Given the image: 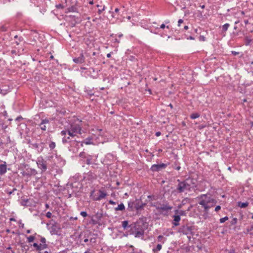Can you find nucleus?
<instances>
[{"mask_svg": "<svg viewBox=\"0 0 253 253\" xmlns=\"http://www.w3.org/2000/svg\"><path fill=\"white\" fill-rule=\"evenodd\" d=\"M181 169V167L180 166H178L175 168V169L179 170Z\"/></svg>", "mask_w": 253, "mask_h": 253, "instance_id": "61", "label": "nucleus"}, {"mask_svg": "<svg viewBox=\"0 0 253 253\" xmlns=\"http://www.w3.org/2000/svg\"><path fill=\"white\" fill-rule=\"evenodd\" d=\"M229 26L230 25L228 23H226L224 25H223L222 27V32L225 33L227 31Z\"/></svg>", "mask_w": 253, "mask_h": 253, "instance_id": "30", "label": "nucleus"}, {"mask_svg": "<svg viewBox=\"0 0 253 253\" xmlns=\"http://www.w3.org/2000/svg\"><path fill=\"white\" fill-rule=\"evenodd\" d=\"M23 38L21 37H19L18 41H16L15 42V43L16 45H19L20 42L23 41Z\"/></svg>", "mask_w": 253, "mask_h": 253, "instance_id": "39", "label": "nucleus"}, {"mask_svg": "<svg viewBox=\"0 0 253 253\" xmlns=\"http://www.w3.org/2000/svg\"><path fill=\"white\" fill-rule=\"evenodd\" d=\"M83 147V143L79 141H77L76 140H73L71 141L69 144V146L68 147L69 151L72 152L73 153H76L78 152L80 147Z\"/></svg>", "mask_w": 253, "mask_h": 253, "instance_id": "7", "label": "nucleus"}, {"mask_svg": "<svg viewBox=\"0 0 253 253\" xmlns=\"http://www.w3.org/2000/svg\"><path fill=\"white\" fill-rule=\"evenodd\" d=\"M56 7L58 9H62L64 7V6L62 4H58L56 5Z\"/></svg>", "mask_w": 253, "mask_h": 253, "instance_id": "43", "label": "nucleus"}, {"mask_svg": "<svg viewBox=\"0 0 253 253\" xmlns=\"http://www.w3.org/2000/svg\"><path fill=\"white\" fill-rule=\"evenodd\" d=\"M37 164L38 168L40 169L42 172L45 171L47 169L46 162L42 158L38 159Z\"/></svg>", "mask_w": 253, "mask_h": 253, "instance_id": "8", "label": "nucleus"}, {"mask_svg": "<svg viewBox=\"0 0 253 253\" xmlns=\"http://www.w3.org/2000/svg\"><path fill=\"white\" fill-rule=\"evenodd\" d=\"M162 247L161 244H158L155 248L153 249L152 251L154 253H156L162 249Z\"/></svg>", "mask_w": 253, "mask_h": 253, "instance_id": "24", "label": "nucleus"}, {"mask_svg": "<svg viewBox=\"0 0 253 253\" xmlns=\"http://www.w3.org/2000/svg\"><path fill=\"white\" fill-rule=\"evenodd\" d=\"M189 202V199L188 198H185L183 199L181 203L178 206V209H181L182 208V207L185 205L187 202Z\"/></svg>", "mask_w": 253, "mask_h": 253, "instance_id": "23", "label": "nucleus"}, {"mask_svg": "<svg viewBox=\"0 0 253 253\" xmlns=\"http://www.w3.org/2000/svg\"><path fill=\"white\" fill-rule=\"evenodd\" d=\"M199 199L200 200L199 204L204 207L205 212H207L211 207L214 206L216 203L215 200L207 196L206 195H201Z\"/></svg>", "mask_w": 253, "mask_h": 253, "instance_id": "5", "label": "nucleus"}, {"mask_svg": "<svg viewBox=\"0 0 253 253\" xmlns=\"http://www.w3.org/2000/svg\"><path fill=\"white\" fill-rule=\"evenodd\" d=\"M200 117V114L199 113H193L191 114L190 117L191 119H195Z\"/></svg>", "mask_w": 253, "mask_h": 253, "instance_id": "33", "label": "nucleus"}, {"mask_svg": "<svg viewBox=\"0 0 253 253\" xmlns=\"http://www.w3.org/2000/svg\"><path fill=\"white\" fill-rule=\"evenodd\" d=\"M49 124V120L46 118L44 119H42V122H41V124L39 125V126H40L41 129L42 130L45 131L46 130V128H47L46 125Z\"/></svg>", "mask_w": 253, "mask_h": 253, "instance_id": "15", "label": "nucleus"}, {"mask_svg": "<svg viewBox=\"0 0 253 253\" xmlns=\"http://www.w3.org/2000/svg\"><path fill=\"white\" fill-rule=\"evenodd\" d=\"M99 195L98 197H93L92 199L94 201H100L101 199L104 198L107 195L106 193L103 191H102L101 190H99Z\"/></svg>", "mask_w": 253, "mask_h": 253, "instance_id": "17", "label": "nucleus"}, {"mask_svg": "<svg viewBox=\"0 0 253 253\" xmlns=\"http://www.w3.org/2000/svg\"><path fill=\"white\" fill-rule=\"evenodd\" d=\"M51 216L52 213L50 211H48L46 214V216L48 218H51Z\"/></svg>", "mask_w": 253, "mask_h": 253, "instance_id": "44", "label": "nucleus"}, {"mask_svg": "<svg viewBox=\"0 0 253 253\" xmlns=\"http://www.w3.org/2000/svg\"><path fill=\"white\" fill-rule=\"evenodd\" d=\"M40 241L42 244H46V239L44 237H41Z\"/></svg>", "mask_w": 253, "mask_h": 253, "instance_id": "40", "label": "nucleus"}, {"mask_svg": "<svg viewBox=\"0 0 253 253\" xmlns=\"http://www.w3.org/2000/svg\"><path fill=\"white\" fill-rule=\"evenodd\" d=\"M129 234L133 235L135 238H142L144 234L143 225L141 222H136L129 225Z\"/></svg>", "mask_w": 253, "mask_h": 253, "instance_id": "4", "label": "nucleus"}, {"mask_svg": "<svg viewBox=\"0 0 253 253\" xmlns=\"http://www.w3.org/2000/svg\"><path fill=\"white\" fill-rule=\"evenodd\" d=\"M84 253H91L90 252V251L88 249L87 251H86Z\"/></svg>", "mask_w": 253, "mask_h": 253, "instance_id": "64", "label": "nucleus"}, {"mask_svg": "<svg viewBox=\"0 0 253 253\" xmlns=\"http://www.w3.org/2000/svg\"><path fill=\"white\" fill-rule=\"evenodd\" d=\"M67 134H68V131L65 130H63L61 131V135L63 136L62 139V143L64 144L66 143H70L71 141L73 140H71L70 138V136H66Z\"/></svg>", "mask_w": 253, "mask_h": 253, "instance_id": "10", "label": "nucleus"}, {"mask_svg": "<svg viewBox=\"0 0 253 253\" xmlns=\"http://www.w3.org/2000/svg\"><path fill=\"white\" fill-rule=\"evenodd\" d=\"M228 253H235V251L234 249H232L230 250V251L228 252Z\"/></svg>", "mask_w": 253, "mask_h": 253, "instance_id": "58", "label": "nucleus"}, {"mask_svg": "<svg viewBox=\"0 0 253 253\" xmlns=\"http://www.w3.org/2000/svg\"><path fill=\"white\" fill-rule=\"evenodd\" d=\"M16 189L15 188H13L12 191H9V192H8V194L9 195H11L14 191H16Z\"/></svg>", "mask_w": 253, "mask_h": 253, "instance_id": "54", "label": "nucleus"}, {"mask_svg": "<svg viewBox=\"0 0 253 253\" xmlns=\"http://www.w3.org/2000/svg\"><path fill=\"white\" fill-rule=\"evenodd\" d=\"M161 133L160 131L156 132V136H159L161 135Z\"/></svg>", "mask_w": 253, "mask_h": 253, "instance_id": "55", "label": "nucleus"}, {"mask_svg": "<svg viewBox=\"0 0 253 253\" xmlns=\"http://www.w3.org/2000/svg\"><path fill=\"white\" fill-rule=\"evenodd\" d=\"M200 41H205V37L204 36H200Z\"/></svg>", "mask_w": 253, "mask_h": 253, "instance_id": "56", "label": "nucleus"}, {"mask_svg": "<svg viewBox=\"0 0 253 253\" xmlns=\"http://www.w3.org/2000/svg\"><path fill=\"white\" fill-rule=\"evenodd\" d=\"M165 27H166V25H165V24H162L160 26V28H161V29H164Z\"/></svg>", "mask_w": 253, "mask_h": 253, "instance_id": "57", "label": "nucleus"}, {"mask_svg": "<svg viewBox=\"0 0 253 253\" xmlns=\"http://www.w3.org/2000/svg\"><path fill=\"white\" fill-rule=\"evenodd\" d=\"M249 205V203L246 202L243 203L241 202H238V206L241 208H246Z\"/></svg>", "mask_w": 253, "mask_h": 253, "instance_id": "21", "label": "nucleus"}, {"mask_svg": "<svg viewBox=\"0 0 253 253\" xmlns=\"http://www.w3.org/2000/svg\"><path fill=\"white\" fill-rule=\"evenodd\" d=\"M85 159V163L87 165H90L91 164V160L92 157L91 155H87Z\"/></svg>", "mask_w": 253, "mask_h": 253, "instance_id": "26", "label": "nucleus"}, {"mask_svg": "<svg viewBox=\"0 0 253 253\" xmlns=\"http://www.w3.org/2000/svg\"><path fill=\"white\" fill-rule=\"evenodd\" d=\"M151 206L155 207L160 214L168 216L173 207L167 200L162 202H151Z\"/></svg>", "mask_w": 253, "mask_h": 253, "instance_id": "2", "label": "nucleus"}, {"mask_svg": "<svg viewBox=\"0 0 253 253\" xmlns=\"http://www.w3.org/2000/svg\"><path fill=\"white\" fill-rule=\"evenodd\" d=\"M82 122L76 117H74L72 122L71 123L70 126L67 129L68 135L72 138H74L77 134H81L82 130Z\"/></svg>", "mask_w": 253, "mask_h": 253, "instance_id": "3", "label": "nucleus"}, {"mask_svg": "<svg viewBox=\"0 0 253 253\" xmlns=\"http://www.w3.org/2000/svg\"><path fill=\"white\" fill-rule=\"evenodd\" d=\"M175 214H177V215H180V216L181 215H185L186 212L183 210H175L174 211Z\"/></svg>", "mask_w": 253, "mask_h": 253, "instance_id": "28", "label": "nucleus"}, {"mask_svg": "<svg viewBox=\"0 0 253 253\" xmlns=\"http://www.w3.org/2000/svg\"><path fill=\"white\" fill-rule=\"evenodd\" d=\"M228 219V217L227 216H225V217L220 219V222L221 223H224Z\"/></svg>", "mask_w": 253, "mask_h": 253, "instance_id": "38", "label": "nucleus"}, {"mask_svg": "<svg viewBox=\"0 0 253 253\" xmlns=\"http://www.w3.org/2000/svg\"><path fill=\"white\" fill-rule=\"evenodd\" d=\"M109 203L111 205H114L116 204V202H114L112 200H110L109 201Z\"/></svg>", "mask_w": 253, "mask_h": 253, "instance_id": "52", "label": "nucleus"}, {"mask_svg": "<svg viewBox=\"0 0 253 253\" xmlns=\"http://www.w3.org/2000/svg\"><path fill=\"white\" fill-rule=\"evenodd\" d=\"M119 11V9L118 8H115V12H118Z\"/></svg>", "mask_w": 253, "mask_h": 253, "instance_id": "63", "label": "nucleus"}, {"mask_svg": "<svg viewBox=\"0 0 253 253\" xmlns=\"http://www.w3.org/2000/svg\"><path fill=\"white\" fill-rule=\"evenodd\" d=\"M84 178L87 180L92 181L96 179V176L94 173L91 171H89L85 174Z\"/></svg>", "mask_w": 253, "mask_h": 253, "instance_id": "16", "label": "nucleus"}, {"mask_svg": "<svg viewBox=\"0 0 253 253\" xmlns=\"http://www.w3.org/2000/svg\"><path fill=\"white\" fill-rule=\"evenodd\" d=\"M51 235H58L59 231V227L56 222H54L51 224V226L48 229Z\"/></svg>", "mask_w": 253, "mask_h": 253, "instance_id": "9", "label": "nucleus"}, {"mask_svg": "<svg viewBox=\"0 0 253 253\" xmlns=\"http://www.w3.org/2000/svg\"><path fill=\"white\" fill-rule=\"evenodd\" d=\"M173 220L172 222V224L174 226H177L179 225V221L181 219V218L180 217V215H177V214H175L173 216Z\"/></svg>", "mask_w": 253, "mask_h": 253, "instance_id": "19", "label": "nucleus"}, {"mask_svg": "<svg viewBox=\"0 0 253 253\" xmlns=\"http://www.w3.org/2000/svg\"><path fill=\"white\" fill-rule=\"evenodd\" d=\"M132 249V251L130 253H134V248L132 245L129 246Z\"/></svg>", "mask_w": 253, "mask_h": 253, "instance_id": "53", "label": "nucleus"}, {"mask_svg": "<svg viewBox=\"0 0 253 253\" xmlns=\"http://www.w3.org/2000/svg\"><path fill=\"white\" fill-rule=\"evenodd\" d=\"M125 209V207L123 203L119 204L117 208L115 209V211H123Z\"/></svg>", "mask_w": 253, "mask_h": 253, "instance_id": "25", "label": "nucleus"}, {"mask_svg": "<svg viewBox=\"0 0 253 253\" xmlns=\"http://www.w3.org/2000/svg\"><path fill=\"white\" fill-rule=\"evenodd\" d=\"M82 143H83V144L84 143L86 145L91 144L92 143V138H91L90 137H87V138H85L84 140V141L83 142H82Z\"/></svg>", "mask_w": 253, "mask_h": 253, "instance_id": "27", "label": "nucleus"}, {"mask_svg": "<svg viewBox=\"0 0 253 253\" xmlns=\"http://www.w3.org/2000/svg\"><path fill=\"white\" fill-rule=\"evenodd\" d=\"M221 209V207L220 206H217L215 208V211H218Z\"/></svg>", "mask_w": 253, "mask_h": 253, "instance_id": "47", "label": "nucleus"}, {"mask_svg": "<svg viewBox=\"0 0 253 253\" xmlns=\"http://www.w3.org/2000/svg\"><path fill=\"white\" fill-rule=\"evenodd\" d=\"M22 173L23 176H30L32 175H36L37 173V171L34 169H27L26 171H23Z\"/></svg>", "mask_w": 253, "mask_h": 253, "instance_id": "13", "label": "nucleus"}, {"mask_svg": "<svg viewBox=\"0 0 253 253\" xmlns=\"http://www.w3.org/2000/svg\"><path fill=\"white\" fill-rule=\"evenodd\" d=\"M27 241L29 243H31L34 241L35 239V236L32 235L27 237Z\"/></svg>", "mask_w": 253, "mask_h": 253, "instance_id": "36", "label": "nucleus"}, {"mask_svg": "<svg viewBox=\"0 0 253 253\" xmlns=\"http://www.w3.org/2000/svg\"><path fill=\"white\" fill-rule=\"evenodd\" d=\"M147 198L149 199V201H156L157 199V197L155 195H149Z\"/></svg>", "mask_w": 253, "mask_h": 253, "instance_id": "34", "label": "nucleus"}, {"mask_svg": "<svg viewBox=\"0 0 253 253\" xmlns=\"http://www.w3.org/2000/svg\"><path fill=\"white\" fill-rule=\"evenodd\" d=\"M128 209L129 211H133L135 209V201L128 202Z\"/></svg>", "mask_w": 253, "mask_h": 253, "instance_id": "20", "label": "nucleus"}, {"mask_svg": "<svg viewBox=\"0 0 253 253\" xmlns=\"http://www.w3.org/2000/svg\"><path fill=\"white\" fill-rule=\"evenodd\" d=\"M111 53H109L107 54V57L108 58H110L111 57Z\"/></svg>", "mask_w": 253, "mask_h": 253, "instance_id": "60", "label": "nucleus"}, {"mask_svg": "<svg viewBox=\"0 0 253 253\" xmlns=\"http://www.w3.org/2000/svg\"><path fill=\"white\" fill-rule=\"evenodd\" d=\"M194 227L189 224L182 225L178 229V232L187 236L190 240L191 236L193 235Z\"/></svg>", "mask_w": 253, "mask_h": 253, "instance_id": "6", "label": "nucleus"}, {"mask_svg": "<svg viewBox=\"0 0 253 253\" xmlns=\"http://www.w3.org/2000/svg\"><path fill=\"white\" fill-rule=\"evenodd\" d=\"M80 214L84 217H85L87 215L86 212L84 211H81Z\"/></svg>", "mask_w": 253, "mask_h": 253, "instance_id": "41", "label": "nucleus"}, {"mask_svg": "<svg viewBox=\"0 0 253 253\" xmlns=\"http://www.w3.org/2000/svg\"><path fill=\"white\" fill-rule=\"evenodd\" d=\"M167 165L165 164H155L151 166V170L153 171H159L162 169H165Z\"/></svg>", "mask_w": 253, "mask_h": 253, "instance_id": "11", "label": "nucleus"}, {"mask_svg": "<svg viewBox=\"0 0 253 253\" xmlns=\"http://www.w3.org/2000/svg\"><path fill=\"white\" fill-rule=\"evenodd\" d=\"M244 23L246 25H247L249 23V21L248 20H244Z\"/></svg>", "mask_w": 253, "mask_h": 253, "instance_id": "59", "label": "nucleus"}, {"mask_svg": "<svg viewBox=\"0 0 253 253\" xmlns=\"http://www.w3.org/2000/svg\"><path fill=\"white\" fill-rule=\"evenodd\" d=\"M56 144L54 142H51L49 144V147L50 150H53L55 148Z\"/></svg>", "mask_w": 253, "mask_h": 253, "instance_id": "35", "label": "nucleus"}, {"mask_svg": "<svg viewBox=\"0 0 253 253\" xmlns=\"http://www.w3.org/2000/svg\"><path fill=\"white\" fill-rule=\"evenodd\" d=\"M87 155H86L84 152H81L79 154V156L81 158L85 159Z\"/></svg>", "mask_w": 253, "mask_h": 253, "instance_id": "37", "label": "nucleus"}, {"mask_svg": "<svg viewBox=\"0 0 253 253\" xmlns=\"http://www.w3.org/2000/svg\"><path fill=\"white\" fill-rule=\"evenodd\" d=\"M7 171V166L6 162L0 164V175H4Z\"/></svg>", "mask_w": 253, "mask_h": 253, "instance_id": "18", "label": "nucleus"}, {"mask_svg": "<svg viewBox=\"0 0 253 253\" xmlns=\"http://www.w3.org/2000/svg\"><path fill=\"white\" fill-rule=\"evenodd\" d=\"M90 242L92 243H96V238H91L89 240Z\"/></svg>", "mask_w": 253, "mask_h": 253, "instance_id": "45", "label": "nucleus"}, {"mask_svg": "<svg viewBox=\"0 0 253 253\" xmlns=\"http://www.w3.org/2000/svg\"><path fill=\"white\" fill-rule=\"evenodd\" d=\"M85 61V58L83 53H81L78 57L74 58L73 61L77 64L83 63Z\"/></svg>", "mask_w": 253, "mask_h": 253, "instance_id": "14", "label": "nucleus"}, {"mask_svg": "<svg viewBox=\"0 0 253 253\" xmlns=\"http://www.w3.org/2000/svg\"><path fill=\"white\" fill-rule=\"evenodd\" d=\"M157 239L158 242L162 244H164L166 241L165 238L163 235L158 236Z\"/></svg>", "mask_w": 253, "mask_h": 253, "instance_id": "32", "label": "nucleus"}, {"mask_svg": "<svg viewBox=\"0 0 253 253\" xmlns=\"http://www.w3.org/2000/svg\"><path fill=\"white\" fill-rule=\"evenodd\" d=\"M188 29V26H186L185 25L184 27V30H187Z\"/></svg>", "mask_w": 253, "mask_h": 253, "instance_id": "62", "label": "nucleus"}, {"mask_svg": "<svg viewBox=\"0 0 253 253\" xmlns=\"http://www.w3.org/2000/svg\"><path fill=\"white\" fill-rule=\"evenodd\" d=\"M67 10V12H78V8L76 6L73 5L71 7H68Z\"/></svg>", "mask_w": 253, "mask_h": 253, "instance_id": "22", "label": "nucleus"}, {"mask_svg": "<svg viewBox=\"0 0 253 253\" xmlns=\"http://www.w3.org/2000/svg\"><path fill=\"white\" fill-rule=\"evenodd\" d=\"M231 53L234 55H237L239 54V52H236L235 51H232Z\"/></svg>", "mask_w": 253, "mask_h": 253, "instance_id": "51", "label": "nucleus"}, {"mask_svg": "<svg viewBox=\"0 0 253 253\" xmlns=\"http://www.w3.org/2000/svg\"><path fill=\"white\" fill-rule=\"evenodd\" d=\"M178 184L176 186V191L177 193H187L194 189L196 186V180L194 178H188L183 181L177 179Z\"/></svg>", "mask_w": 253, "mask_h": 253, "instance_id": "1", "label": "nucleus"}, {"mask_svg": "<svg viewBox=\"0 0 253 253\" xmlns=\"http://www.w3.org/2000/svg\"><path fill=\"white\" fill-rule=\"evenodd\" d=\"M18 223L20 224V227L24 228V224L22 223L21 220H19Z\"/></svg>", "mask_w": 253, "mask_h": 253, "instance_id": "48", "label": "nucleus"}, {"mask_svg": "<svg viewBox=\"0 0 253 253\" xmlns=\"http://www.w3.org/2000/svg\"><path fill=\"white\" fill-rule=\"evenodd\" d=\"M47 247H48V246L47 244H40L39 245V248H38V251H41L42 250L46 249Z\"/></svg>", "mask_w": 253, "mask_h": 253, "instance_id": "29", "label": "nucleus"}, {"mask_svg": "<svg viewBox=\"0 0 253 253\" xmlns=\"http://www.w3.org/2000/svg\"><path fill=\"white\" fill-rule=\"evenodd\" d=\"M105 9V6H103L102 8H99L98 10V13L99 14H100Z\"/></svg>", "mask_w": 253, "mask_h": 253, "instance_id": "42", "label": "nucleus"}, {"mask_svg": "<svg viewBox=\"0 0 253 253\" xmlns=\"http://www.w3.org/2000/svg\"><path fill=\"white\" fill-rule=\"evenodd\" d=\"M33 247L36 248V251L38 250L39 248V244H38L37 243H34L33 245Z\"/></svg>", "mask_w": 253, "mask_h": 253, "instance_id": "46", "label": "nucleus"}, {"mask_svg": "<svg viewBox=\"0 0 253 253\" xmlns=\"http://www.w3.org/2000/svg\"><path fill=\"white\" fill-rule=\"evenodd\" d=\"M32 146L34 148L38 149L39 147V144L37 143H34L32 144Z\"/></svg>", "mask_w": 253, "mask_h": 253, "instance_id": "49", "label": "nucleus"}, {"mask_svg": "<svg viewBox=\"0 0 253 253\" xmlns=\"http://www.w3.org/2000/svg\"><path fill=\"white\" fill-rule=\"evenodd\" d=\"M146 204L143 203L141 201L136 200L135 201V209L137 211L143 210Z\"/></svg>", "mask_w": 253, "mask_h": 253, "instance_id": "12", "label": "nucleus"}, {"mask_svg": "<svg viewBox=\"0 0 253 253\" xmlns=\"http://www.w3.org/2000/svg\"><path fill=\"white\" fill-rule=\"evenodd\" d=\"M122 227L124 229H126L127 228H129V226H128V222L127 220H124L122 222Z\"/></svg>", "mask_w": 253, "mask_h": 253, "instance_id": "31", "label": "nucleus"}, {"mask_svg": "<svg viewBox=\"0 0 253 253\" xmlns=\"http://www.w3.org/2000/svg\"><path fill=\"white\" fill-rule=\"evenodd\" d=\"M183 22V20L182 19H179L178 21V26H180V24Z\"/></svg>", "mask_w": 253, "mask_h": 253, "instance_id": "50", "label": "nucleus"}]
</instances>
